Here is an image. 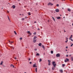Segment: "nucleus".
<instances>
[{"mask_svg":"<svg viewBox=\"0 0 73 73\" xmlns=\"http://www.w3.org/2000/svg\"><path fill=\"white\" fill-rule=\"evenodd\" d=\"M36 56H40V54L37 53L36 54Z\"/></svg>","mask_w":73,"mask_h":73,"instance_id":"nucleus-18","label":"nucleus"},{"mask_svg":"<svg viewBox=\"0 0 73 73\" xmlns=\"http://www.w3.org/2000/svg\"><path fill=\"white\" fill-rule=\"evenodd\" d=\"M13 8L14 9H15V6L13 5Z\"/></svg>","mask_w":73,"mask_h":73,"instance_id":"nucleus-17","label":"nucleus"},{"mask_svg":"<svg viewBox=\"0 0 73 73\" xmlns=\"http://www.w3.org/2000/svg\"><path fill=\"white\" fill-rule=\"evenodd\" d=\"M27 33H29L30 35H31V33L30 32V31H28Z\"/></svg>","mask_w":73,"mask_h":73,"instance_id":"nucleus-8","label":"nucleus"},{"mask_svg":"<svg viewBox=\"0 0 73 73\" xmlns=\"http://www.w3.org/2000/svg\"><path fill=\"white\" fill-rule=\"evenodd\" d=\"M48 65H50V63H48Z\"/></svg>","mask_w":73,"mask_h":73,"instance_id":"nucleus-34","label":"nucleus"},{"mask_svg":"<svg viewBox=\"0 0 73 73\" xmlns=\"http://www.w3.org/2000/svg\"><path fill=\"white\" fill-rule=\"evenodd\" d=\"M48 61L49 63L50 62V60H48Z\"/></svg>","mask_w":73,"mask_h":73,"instance_id":"nucleus-37","label":"nucleus"},{"mask_svg":"<svg viewBox=\"0 0 73 73\" xmlns=\"http://www.w3.org/2000/svg\"><path fill=\"white\" fill-rule=\"evenodd\" d=\"M55 11L56 12H59V9H56L55 10Z\"/></svg>","mask_w":73,"mask_h":73,"instance_id":"nucleus-4","label":"nucleus"},{"mask_svg":"<svg viewBox=\"0 0 73 73\" xmlns=\"http://www.w3.org/2000/svg\"><path fill=\"white\" fill-rule=\"evenodd\" d=\"M9 42L10 43V44H12V43H13V42H11V41H10L9 40Z\"/></svg>","mask_w":73,"mask_h":73,"instance_id":"nucleus-7","label":"nucleus"},{"mask_svg":"<svg viewBox=\"0 0 73 73\" xmlns=\"http://www.w3.org/2000/svg\"><path fill=\"white\" fill-rule=\"evenodd\" d=\"M37 68H35V71H36V72H37Z\"/></svg>","mask_w":73,"mask_h":73,"instance_id":"nucleus-20","label":"nucleus"},{"mask_svg":"<svg viewBox=\"0 0 73 73\" xmlns=\"http://www.w3.org/2000/svg\"><path fill=\"white\" fill-rule=\"evenodd\" d=\"M57 19H61V17H57Z\"/></svg>","mask_w":73,"mask_h":73,"instance_id":"nucleus-11","label":"nucleus"},{"mask_svg":"<svg viewBox=\"0 0 73 73\" xmlns=\"http://www.w3.org/2000/svg\"><path fill=\"white\" fill-rule=\"evenodd\" d=\"M67 42H68V41H67V40L65 41V42L66 43Z\"/></svg>","mask_w":73,"mask_h":73,"instance_id":"nucleus-51","label":"nucleus"},{"mask_svg":"<svg viewBox=\"0 0 73 73\" xmlns=\"http://www.w3.org/2000/svg\"><path fill=\"white\" fill-rule=\"evenodd\" d=\"M73 44H72L70 46L72 47V46H73Z\"/></svg>","mask_w":73,"mask_h":73,"instance_id":"nucleus-38","label":"nucleus"},{"mask_svg":"<svg viewBox=\"0 0 73 73\" xmlns=\"http://www.w3.org/2000/svg\"><path fill=\"white\" fill-rule=\"evenodd\" d=\"M72 35H71V37H70V38H72Z\"/></svg>","mask_w":73,"mask_h":73,"instance_id":"nucleus-29","label":"nucleus"},{"mask_svg":"<svg viewBox=\"0 0 73 73\" xmlns=\"http://www.w3.org/2000/svg\"><path fill=\"white\" fill-rule=\"evenodd\" d=\"M59 71L60 72H61V73H63V70H59Z\"/></svg>","mask_w":73,"mask_h":73,"instance_id":"nucleus-6","label":"nucleus"},{"mask_svg":"<svg viewBox=\"0 0 73 73\" xmlns=\"http://www.w3.org/2000/svg\"><path fill=\"white\" fill-rule=\"evenodd\" d=\"M69 40H71V39H71V38H69Z\"/></svg>","mask_w":73,"mask_h":73,"instance_id":"nucleus-43","label":"nucleus"},{"mask_svg":"<svg viewBox=\"0 0 73 73\" xmlns=\"http://www.w3.org/2000/svg\"><path fill=\"white\" fill-rule=\"evenodd\" d=\"M8 19V20H9L10 22H11V21L10 20V19H9V18Z\"/></svg>","mask_w":73,"mask_h":73,"instance_id":"nucleus-32","label":"nucleus"},{"mask_svg":"<svg viewBox=\"0 0 73 73\" xmlns=\"http://www.w3.org/2000/svg\"><path fill=\"white\" fill-rule=\"evenodd\" d=\"M66 32V31H65L64 32Z\"/></svg>","mask_w":73,"mask_h":73,"instance_id":"nucleus-61","label":"nucleus"},{"mask_svg":"<svg viewBox=\"0 0 73 73\" xmlns=\"http://www.w3.org/2000/svg\"><path fill=\"white\" fill-rule=\"evenodd\" d=\"M21 14H19V15H21Z\"/></svg>","mask_w":73,"mask_h":73,"instance_id":"nucleus-62","label":"nucleus"},{"mask_svg":"<svg viewBox=\"0 0 73 73\" xmlns=\"http://www.w3.org/2000/svg\"><path fill=\"white\" fill-rule=\"evenodd\" d=\"M26 48H27V47H26Z\"/></svg>","mask_w":73,"mask_h":73,"instance_id":"nucleus-63","label":"nucleus"},{"mask_svg":"<svg viewBox=\"0 0 73 73\" xmlns=\"http://www.w3.org/2000/svg\"><path fill=\"white\" fill-rule=\"evenodd\" d=\"M14 33H15V35H17V33H16V31H14Z\"/></svg>","mask_w":73,"mask_h":73,"instance_id":"nucleus-24","label":"nucleus"},{"mask_svg":"<svg viewBox=\"0 0 73 73\" xmlns=\"http://www.w3.org/2000/svg\"><path fill=\"white\" fill-rule=\"evenodd\" d=\"M49 22V21H48V22Z\"/></svg>","mask_w":73,"mask_h":73,"instance_id":"nucleus-59","label":"nucleus"},{"mask_svg":"<svg viewBox=\"0 0 73 73\" xmlns=\"http://www.w3.org/2000/svg\"><path fill=\"white\" fill-rule=\"evenodd\" d=\"M25 19H27V18H28V17H25Z\"/></svg>","mask_w":73,"mask_h":73,"instance_id":"nucleus-41","label":"nucleus"},{"mask_svg":"<svg viewBox=\"0 0 73 73\" xmlns=\"http://www.w3.org/2000/svg\"><path fill=\"white\" fill-rule=\"evenodd\" d=\"M60 33H61V31H60Z\"/></svg>","mask_w":73,"mask_h":73,"instance_id":"nucleus-54","label":"nucleus"},{"mask_svg":"<svg viewBox=\"0 0 73 73\" xmlns=\"http://www.w3.org/2000/svg\"><path fill=\"white\" fill-rule=\"evenodd\" d=\"M13 66V64H11L10 66L11 67H12Z\"/></svg>","mask_w":73,"mask_h":73,"instance_id":"nucleus-35","label":"nucleus"},{"mask_svg":"<svg viewBox=\"0 0 73 73\" xmlns=\"http://www.w3.org/2000/svg\"><path fill=\"white\" fill-rule=\"evenodd\" d=\"M25 73H27L26 72H25Z\"/></svg>","mask_w":73,"mask_h":73,"instance_id":"nucleus-64","label":"nucleus"},{"mask_svg":"<svg viewBox=\"0 0 73 73\" xmlns=\"http://www.w3.org/2000/svg\"><path fill=\"white\" fill-rule=\"evenodd\" d=\"M13 68H14V66H13Z\"/></svg>","mask_w":73,"mask_h":73,"instance_id":"nucleus-47","label":"nucleus"},{"mask_svg":"<svg viewBox=\"0 0 73 73\" xmlns=\"http://www.w3.org/2000/svg\"><path fill=\"white\" fill-rule=\"evenodd\" d=\"M70 56H71V54L69 55Z\"/></svg>","mask_w":73,"mask_h":73,"instance_id":"nucleus-57","label":"nucleus"},{"mask_svg":"<svg viewBox=\"0 0 73 73\" xmlns=\"http://www.w3.org/2000/svg\"><path fill=\"white\" fill-rule=\"evenodd\" d=\"M52 64L53 66L54 67H56V64L55 62L54 61L52 62Z\"/></svg>","mask_w":73,"mask_h":73,"instance_id":"nucleus-1","label":"nucleus"},{"mask_svg":"<svg viewBox=\"0 0 73 73\" xmlns=\"http://www.w3.org/2000/svg\"><path fill=\"white\" fill-rule=\"evenodd\" d=\"M42 46L43 49L45 50V47H44V46L43 45H42Z\"/></svg>","mask_w":73,"mask_h":73,"instance_id":"nucleus-14","label":"nucleus"},{"mask_svg":"<svg viewBox=\"0 0 73 73\" xmlns=\"http://www.w3.org/2000/svg\"><path fill=\"white\" fill-rule=\"evenodd\" d=\"M41 45H42V44H41V43H40L38 44V45L40 46H41Z\"/></svg>","mask_w":73,"mask_h":73,"instance_id":"nucleus-10","label":"nucleus"},{"mask_svg":"<svg viewBox=\"0 0 73 73\" xmlns=\"http://www.w3.org/2000/svg\"><path fill=\"white\" fill-rule=\"evenodd\" d=\"M56 6H57V7H58V6H59V5L58 4H57L56 5Z\"/></svg>","mask_w":73,"mask_h":73,"instance_id":"nucleus-39","label":"nucleus"},{"mask_svg":"<svg viewBox=\"0 0 73 73\" xmlns=\"http://www.w3.org/2000/svg\"><path fill=\"white\" fill-rule=\"evenodd\" d=\"M35 67H37V66L35 65Z\"/></svg>","mask_w":73,"mask_h":73,"instance_id":"nucleus-56","label":"nucleus"},{"mask_svg":"<svg viewBox=\"0 0 73 73\" xmlns=\"http://www.w3.org/2000/svg\"><path fill=\"white\" fill-rule=\"evenodd\" d=\"M66 48H68V47L67 46H66Z\"/></svg>","mask_w":73,"mask_h":73,"instance_id":"nucleus-53","label":"nucleus"},{"mask_svg":"<svg viewBox=\"0 0 73 73\" xmlns=\"http://www.w3.org/2000/svg\"><path fill=\"white\" fill-rule=\"evenodd\" d=\"M3 62H1V63H0V65H3Z\"/></svg>","mask_w":73,"mask_h":73,"instance_id":"nucleus-23","label":"nucleus"},{"mask_svg":"<svg viewBox=\"0 0 73 73\" xmlns=\"http://www.w3.org/2000/svg\"><path fill=\"white\" fill-rule=\"evenodd\" d=\"M56 57H60V55L59 54H58L56 55Z\"/></svg>","mask_w":73,"mask_h":73,"instance_id":"nucleus-5","label":"nucleus"},{"mask_svg":"<svg viewBox=\"0 0 73 73\" xmlns=\"http://www.w3.org/2000/svg\"><path fill=\"white\" fill-rule=\"evenodd\" d=\"M66 57H68V55H66Z\"/></svg>","mask_w":73,"mask_h":73,"instance_id":"nucleus-46","label":"nucleus"},{"mask_svg":"<svg viewBox=\"0 0 73 73\" xmlns=\"http://www.w3.org/2000/svg\"><path fill=\"white\" fill-rule=\"evenodd\" d=\"M66 51H67V50H66Z\"/></svg>","mask_w":73,"mask_h":73,"instance_id":"nucleus-60","label":"nucleus"},{"mask_svg":"<svg viewBox=\"0 0 73 73\" xmlns=\"http://www.w3.org/2000/svg\"><path fill=\"white\" fill-rule=\"evenodd\" d=\"M36 38H37V37L36 36H34L33 38V40H36Z\"/></svg>","mask_w":73,"mask_h":73,"instance_id":"nucleus-9","label":"nucleus"},{"mask_svg":"<svg viewBox=\"0 0 73 73\" xmlns=\"http://www.w3.org/2000/svg\"><path fill=\"white\" fill-rule=\"evenodd\" d=\"M51 54H53V51H51Z\"/></svg>","mask_w":73,"mask_h":73,"instance_id":"nucleus-21","label":"nucleus"},{"mask_svg":"<svg viewBox=\"0 0 73 73\" xmlns=\"http://www.w3.org/2000/svg\"><path fill=\"white\" fill-rule=\"evenodd\" d=\"M53 5V3H52L50 2H49L48 4V5Z\"/></svg>","mask_w":73,"mask_h":73,"instance_id":"nucleus-2","label":"nucleus"},{"mask_svg":"<svg viewBox=\"0 0 73 73\" xmlns=\"http://www.w3.org/2000/svg\"><path fill=\"white\" fill-rule=\"evenodd\" d=\"M62 9H64V7L62 8Z\"/></svg>","mask_w":73,"mask_h":73,"instance_id":"nucleus-55","label":"nucleus"},{"mask_svg":"<svg viewBox=\"0 0 73 73\" xmlns=\"http://www.w3.org/2000/svg\"><path fill=\"white\" fill-rule=\"evenodd\" d=\"M7 13H9V11H7Z\"/></svg>","mask_w":73,"mask_h":73,"instance_id":"nucleus-52","label":"nucleus"},{"mask_svg":"<svg viewBox=\"0 0 73 73\" xmlns=\"http://www.w3.org/2000/svg\"><path fill=\"white\" fill-rule=\"evenodd\" d=\"M28 15L29 16H30V15H31V13H30V12H29V13H28Z\"/></svg>","mask_w":73,"mask_h":73,"instance_id":"nucleus-19","label":"nucleus"},{"mask_svg":"<svg viewBox=\"0 0 73 73\" xmlns=\"http://www.w3.org/2000/svg\"><path fill=\"white\" fill-rule=\"evenodd\" d=\"M52 70H54V68L52 67Z\"/></svg>","mask_w":73,"mask_h":73,"instance_id":"nucleus-26","label":"nucleus"},{"mask_svg":"<svg viewBox=\"0 0 73 73\" xmlns=\"http://www.w3.org/2000/svg\"><path fill=\"white\" fill-rule=\"evenodd\" d=\"M69 61V59H68L66 58V60H65L64 62H66L67 61Z\"/></svg>","mask_w":73,"mask_h":73,"instance_id":"nucleus-3","label":"nucleus"},{"mask_svg":"<svg viewBox=\"0 0 73 73\" xmlns=\"http://www.w3.org/2000/svg\"><path fill=\"white\" fill-rule=\"evenodd\" d=\"M34 35H36V33L35 32L33 33Z\"/></svg>","mask_w":73,"mask_h":73,"instance_id":"nucleus-30","label":"nucleus"},{"mask_svg":"<svg viewBox=\"0 0 73 73\" xmlns=\"http://www.w3.org/2000/svg\"><path fill=\"white\" fill-rule=\"evenodd\" d=\"M71 41H73V40L72 39H71Z\"/></svg>","mask_w":73,"mask_h":73,"instance_id":"nucleus-40","label":"nucleus"},{"mask_svg":"<svg viewBox=\"0 0 73 73\" xmlns=\"http://www.w3.org/2000/svg\"><path fill=\"white\" fill-rule=\"evenodd\" d=\"M22 20H24V18H23L22 19Z\"/></svg>","mask_w":73,"mask_h":73,"instance_id":"nucleus-36","label":"nucleus"},{"mask_svg":"<svg viewBox=\"0 0 73 73\" xmlns=\"http://www.w3.org/2000/svg\"><path fill=\"white\" fill-rule=\"evenodd\" d=\"M35 50H37V49H35Z\"/></svg>","mask_w":73,"mask_h":73,"instance_id":"nucleus-49","label":"nucleus"},{"mask_svg":"<svg viewBox=\"0 0 73 73\" xmlns=\"http://www.w3.org/2000/svg\"><path fill=\"white\" fill-rule=\"evenodd\" d=\"M29 61H30V60H31V59L30 58H29Z\"/></svg>","mask_w":73,"mask_h":73,"instance_id":"nucleus-44","label":"nucleus"},{"mask_svg":"<svg viewBox=\"0 0 73 73\" xmlns=\"http://www.w3.org/2000/svg\"><path fill=\"white\" fill-rule=\"evenodd\" d=\"M15 58V60H16V59H17V58L16 57L15 58Z\"/></svg>","mask_w":73,"mask_h":73,"instance_id":"nucleus-42","label":"nucleus"},{"mask_svg":"<svg viewBox=\"0 0 73 73\" xmlns=\"http://www.w3.org/2000/svg\"><path fill=\"white\" fill-rule=\"evenodd\" d=\"M40 30V29H38V30Z\"/></svg>","mask_w":73,"mask_h":73,"instance_id":"nucleus-50","label":"nucleus"},{"mask_svg":"<svg viewBox=\"0 0 73 73\" xmlns=\"http://www.w3.org/2000/svg\"><path fill=\"white\" fill-rule=\"evenodd\" d=\"M36 23V21H35V22H34V23Z\"/></svg>","mask_w":73,"mask_h":73,"instance_id":"nucleus-48","label":"nucleus"},{"mask_svg":"<svg viewBox=\"0 0 73 73\" xmlns=\"http://www.w3.org/2000/svg\"><path fill=\"white\" fill-rule=\"evenodd\" d=\"M65 64H62V65L63 66L62 67H64V66H65Z\"/></svg>","mask_w":73,"mask_h":73,"instance_id":"nucleus-28","label":"nucleus"},{"mask_svg":"<svg viewBox=\"0 0 73 73\" xmlns=\"http://www.w3.org/2000/svg\"><path fill=\"white\" fill-rule=\"evenodd\" d=\"M52 18H53V19H54V21H55V19H54V18H53V17H52Z\"/></svg>","mask_w":73,"mask_h":73,"instance_id":"nucleus-31","label":"nucleus"},{"mask_svg":"<svg viewBox=\"0 0 73 73\" xmlns=\"http://www.w3.org/2000/svg\"><path fill=\"white\" fill-rule=\"evenodd\" d=\"M10 48H11V49H13V50H14V48L12 46H11Z\"/></svg>","mask_w":73,"mask_h":73,"instance_id":"nucleus-13","label":"nucleus"},{"mask_svg":"<svg viewBox=\"0 0 73 73\" xmlns=\"http://www.w3.org/2000/svg\"><path fill=\"white\" fill-rule=\"evenodd\" d=\"M36 65V64H34L33 65V68H35V66H36V65Z\"/></svg>","mask_w":73,"mask_h":73,"instance_id":"nucleus-12","label":"nucleus"},{"mask_svg":"<svg viewBox=\"0 0 73 73\" xmlns=\"http://www.w3.org/2000/svg\"><path fill=\"white\" fill-rule=\"evenodd\" d=\"M20 40H23V38H22V37H21L20 38Z\"/></svg>","mask_w":73,"mask_h":73,"instance_id":"nucleus-27","label":"nucleus"},{"mask_svg":"<svg viewBox=\"0 0 73 73\" xmlns=\"http://www.w3.org/2000/svg\"><path fill=\"white\" fill-rule=\"evenodd\" d=\"M41 61H42V59H40V60H39V62H41Z\"/></svg>","mask_w":73,"mask_h":73,"instance_id":"nucleus-25","label":"nucleus"},{"mask_svg":"<svg viewBox=\"0 0 73 73\" xmlns=\"http://www.w3.org/2000/svg\"><path fill=\"white\" fill-rule=\"evenodd\" d=\"M7 17H8V18H9V17L8 16H7Z\"/></svg>","mask_w":73,"mask_h":73,"instance_id":"nucleus-58","label":"nucleus"},{"mask_svg":"<svg viewBox=\"0 0 73 73\" xmlns=\"http://www.w3.org/2000/svg\"><path fill=\"white\" fill-rule=\"evenodd\" d=\"M71 60H72V61H73V57H71Z\"/></svg>","mask_w":73,"mask_h":73,"instance_id":"nucleus-22","label":"nucleus"},{"mask_svg":"<svg viewBox=\"0 0 73 73\" xmlns=\"http://www.w3.org/2000/svg\"><path fill=\"white\" fill-rule=\"evenodd\" d=\"M68 38H66V40H67V41H68Z\"/></svg>","mask_w":73,"mask_h":73,"instance_id":"nucleus-45","label":"nucleus"},{"mask_svg":"<svg viewBox=\"0 0 73 73\" xmlns=\"http://www.w3.org/2000/svg\"><path fill=\"white\" fill-rule=\"evenodd\" d=\"M29 64H32V62H29Z\"/></svg>","mask_w":73,"mask_h":73,"instance_id":"nucleus-33","label":"nucleus"},{"mask_svg":"<svg viewBox=\"0 0 73 73\" xmlns=\"http://www.w3.org/2000/svg\"><path fill=\"white\" fill-rule=\"evenodd\" d=\"M36 40H33V42H36Z\"/></svg>","mask_w":73,"mask_h":73,"instance_id":"nucleus-16","label":"nucleus"},{"mask_svg":"<svg viewBox=\"0 0 73 73\" xmlns=\"http://www.w3.org/2000/svg\"><path fill=\"white\" fill-rule=\"evenodd\" d=\"M68 11H69V12H70L71 11V10L70 9H68Z\"/></svg>","mask_w":73,"mask_h":73,"instance_id":"nucleus-15","label":"nucleus"}]
</instances>
